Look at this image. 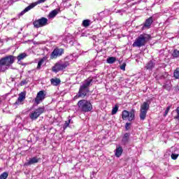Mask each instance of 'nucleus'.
Here are the masks:
<instances>
[{"instance_id": "34", "label": "nucleus", "mask_w": 179, "mask_h": 179, "mask_svg": "<svg viewBox=\"0 0 179 179\" xmlns=\"http://www.w3.org/2000/svg\"><path fill=\"white\" fill-rule=\"evenodd\" d=\"M176 112L177 113V115L175 117V119L178 120L179 121V106L176 109Z\"/></svg>"}, {"instance_id": "40", "label": "nucleus", "mask_w": 179, "mask_h": 179, "mask_svg": "<svg viewBox=\"0 0 179 179\" xmlns=\"http://www.w3.org/2000/svg\"><path fill=\"white\" fill-rule=\"evenodd\" d=\"M178 37H179V31H178Z\"/></svg>"}, {"instance_id": "33", "label": "nucleus", "mask_w": 179, "mask_h": 179, "mask_svg": "<svg viewBox=\"0 0 179 179\" xmlns=\"http://www.w3.org/2000/svg\"><path fill=\"white\" fill-rule=\"evenodd\" d=\"M170 108H171V106H169L166 108V109L164 113V117H166L167 115V114H169V111H170Z\"/></svg>"}, {"instance_id": "19", "label": "nucleus", "mask_w": 179, "mask_h": 179, "mask_svg": "<svg viewBox=\"0 0 179 179\" xmlns=\"http://www.w3.org/2000/svg\"><path fill=\"white\" fill-rule=\"evenodd\" d=\"M26 57H27V54L26 53H21L17 57V59L18 61V63L20 64V62H22V59H24V58H26Z\"/></svg>"}, {"instance_id": "22", "label": "nucleus", "mask_w": 179, "mask_h": 179, "mask_svg": "<svg viewBox=\"0 0 179 179\" xmlns=\"http://www.w3.org/2000/svg\"><path fill=\"white\" fill-rule=\"evenodd\" d=\"M92 23V22L90 20H84L82 22V26H83V27H89Z\"/></svg>"}, {"instance_id": "1", "label": "nucleus", "mask_w": 179, "mask_h": 179, "mask_svg": "<svg viewBox=\"0 0 179 179\" xmlns=\"http://www.w3.org/2000/svg\"><path fill=\"white\" fill-rule=\"evenodd\" d=\"M92 83L93 79L92 78H89L85 80L83 83V85L80 86L78 93L74 96V100H76V99H79L80 97H86V96H87V93L90 91L89 87L92 86Z\"/></svg>"}, {"instance_id": "37", "label": "nucleus", "mask_w": 179, "mask_h": 179, "mask_svg": "<svg viewBox=\"0 0 179 179\" xmlns=\"http://www.w3.org/2000/svg\"><path fill=\"white\" fill-rule=\"evenodd\" d=\"M2 12H3V10H2V8H0V17H1V15H2Z\"/></svg>"}, {"instance_id": "35", "label": "nucleus", "mask_w": 179, "mask_h": 179, "mask_svg": "<svg viewBox=\"0 0 179 179\" xmlns=\"http://www.w3.org/2000/svg\"><path fill=\"white\" fill-rule=\"evenodd\" d=\"M129 127H131V123H126L125 124V129H126V131H128L129 129Z\"/></svg>"}, {"instance_id": "11", "label": "nucleus", "mask_w": 179, "mask_h": 179, "mask_svg": "<svg viewBox=\"0 0 179 179\" xmlns=\"http://www.w3.org/2000/svg\"><path fill=\"white\" fill-rule=\"evenodd\" d=\"M64 54V49L56 48L50 55L51 59H55Z\"/></svg>"}, {"instance_id": "32", "label": "nucleus", "mask_w": 179, "mask_h": 179, "mask_svg": "<svg viewBox=\"0 0 179 179\" xmlns=\"http://www.w3.org/2000/svg\"><path fill=\"white\" fill-rule=\"evenodd\" d=\"M171 157L173 160H177V159L178 158V154L172 153Z\"/></svg>"}, {"instance_id": "15", "label": "nucleus", "mask_w": 179, "mask_h": 179, "mask_svg": "<svg viewBox=\"0 0 179 179\" xmlns=\"http://www.w3.org/2000/svg\"><path fill=\"white\" fill-rule=\"evenodd\" d=\"M38 162H40V158L37 157H34L30 158L29 162L24 164V166H31V164H36V163H38Z\"/></svg>"}, {"instance_id": "17", "label": "nucleus", "mask_w": 179, "mask_h": 179, "mask_svg": "<svg viewBox=\"0 0 179 179\" xmlns=\"http://www.w3.org/2000/svg\"><path fill=\"white\" fill-rule=\"evenodd\" d=\"M129 142V134L125 133L122 137V143L123 145H127Z\"/></svg>"}, {"instance_id": "4", "label": "nucleus", "mask_w": 179, "mask_h": 179, "mask_svg": "<svg viewBox=\"0 0 179 179\" xmlns=\"http://www.w3.org/2000/svg\"><path fill=\"white\" fill-rule=\"evenodd\" d=\"M78 108L83 111V113H89L93 110V105L90 103V101L86 99H82L78 102Z\"/></svg>"}, {"instance_id": "25", "label": "nucleus", "mask_w": 179, "mask_h": 179, "mask_svg": "<svg viewBox=\"0 0 179 179\" xmlns=\"http://www.w3.org/2000/svg\"><path fill=\"white\" fill-rule=\"evenodd\" d=\"M173 77L175 79H179V67L176 68V69L174 71Z\"/></svg>"}, {"instance_id": "2", "label": "nucleus", "mask_w": 179, "mask_h": 179, "mask_svg": "<svg viewBox=\"0 0 179 179\" xmlns=\"http://www.w3.org/2000/svg\"><path fill=\"white\" fill-rule=\"evenodd\" d=\"M16 61V57L13 55H8L0 59V72H5L8 69V66L13 64Z\"/></svg>"}, {"instance_id": "39", "label": "nucleus", "mask_w": 179, "mask_h": 179, "mask_svg": "<svg viewBox=\"0 0 179 179\" xmlns=\"http://www.w3.org/2000/svg\"><path fill=\"white\" fill-rule=\"evenodd\" d=\"M32 72H34V70L29 71V73H31Z\"/></svg>"}, {"instance_id": "13", "label": "nucleus", "mask_w": 179, "mask_h": 179, "mask_svg": "<svg viewBox=\"0 0 179 179\" xmlns=\"http://www.w3.org/2000/svg\"><path fill=\"white\" fill-rule=\"evenodd\" d=\"M152 23H153V17H150L145 20V22L143 24H141L142 30H146V29H150V26H152Z\"/></svg>"}, {"instance_id": "29", "label": "nucleus", "mask_w": 179, "mask_h": 179, "mask_svg": "<svg viewBox=\"0 0 179 179\" xmlns=\"http://www.w3.org/2000/svg\"><path fill=\"white\" fill-rule=\"evenodd\" d=\"M118 111V105H115L114 108L112 109V115H115L117 112Z\"/></svg>"}, {"instance_id": "31", "label": "nucleus", "mask_w": 179, "mask_h": 179, "mask_svg": "<svg viewBox=\"0 0 179 179\" xmlns=\"http://www.w3.org/2000/svg\"><path fill=\"white\" fill-rule=\"evenodd\" d=\"M169 78V73H164L162 75L159 76L160 79H167Z\"/></svg>"}, {"instance_id": "23", "label": "nucleus", "mask_w": 179, "mask_h": 179, "mask_svg": "<svg viewBox=\"0 0 179 179\" xmlns=\"http://www.w3.org/2000/svg\"><path fill=\"white\" fill-rule=\"evenodd\" d=\"M56 15H58V11H57V10H53L49 13L48 17L49 19H52L55 17Z\"/></svg>"}, {"instance_id": "38", "label": "nucleus", "mask_w": 179, "mask_h": 179, "mask_svg": "<svg viewBox=\"0 0 179 179\" xmlns=\"http://www.w3.org/2000/svg\"><path fill=\"white\" fill-rule=\"evenodd\" d=\"M121 12H124V10H120L117 11L118 13H120Z\"/></svg>"}, {"instance_id": "8", "label": "nucleus", "mask_w": 179, "mask_h": 179, "mask_svg": "<svg viewBox=\"0 0 179 179\" xmlns=\"http://www.w3.org/2000/svg\"><path fill=\"white\" fill-rule=\"evenodd\" d=\"M33 24L36 29H38L40 27H44V26H47L48 24V19L42 17L40 19L36 20L34 22Z\"/></svg>"}, {"instance_id": "16", "label": "nucleus", "mask_w": 179, "mask_h": 179, "mask_svg": "<svg viewBox=\"0 0 179 179\" xmlns=\"http://www.w3.org/2000/svg\"><path fill=\"white\" fill-rule=\"evenodd\" d=\"M47 61V57H43L39 60L38 62V65L36 69L40 70L41 69V66H44L45 65V62Z\"/></svg>"}, {"instance_id": "20", "label": "nucleus", "mask_w": 179, "mask_h": 179, "mask_svg": "<svg viewBox=\"0 0 179 179\" xmlns=\"http://www.w3.org/2000/svg\"><path fill=\"white\" fill-rule=\"evenodd\" d=\"M50 83L52 85H53V86H58V85L61 83V80H59V78H52L50 80Z\"/></svg>"}, {"instance_id": "26", "label": "nucleus", "mask_w": 179, "mask_h": 179, "mask_svg": "<svg viewBox=\"0 0 179 179\" xmlns=\"http://www.w3.org/2000/svg\"><path fill=\"white\" fill-rule=\"evenodd\" d=\"M172 57H173V58H178V57H179V51L177 50V49H175L173 50V52H172Z\"/></svg>"}, {"instance_id": "9", "label": "nucleus", "mask_w": 179, "mask_h": 179, "mask_svg": "<svg viewBox=\"0 0 179 179\" xmlns=\"http://www.w3.org/2000/svg\"><path fill=\"white\" fill-rule=\"evenodd\" d=\"M67 66H69V62H59L52 67V71L53 72H59V71H63Z\"/></svg>"}, {"instance_id": "18", "label": "nucleus", "mask_w": 179, "mask_h": 179, "mask_svg": "<svg viewBox=\"0 0 179 179\" xmlns=\"http://www.w3.org/2000/svg\"><path fill=\"white\" fill-rule=\"evenodd\" d=\"M155 62L153 61H150L145 66L146 69L148 71H152L155 68Z\"/></svg>"}, {"instance_id": "7", "label": "nucleus", "mask_w": 179, "mask_h": 179, "mask_svg": "<svg viewBox=\"0 0 179 179\" xmlns=\"http://www.w3.org/2000/svg\"><path fill=\"white\" fill-rule=\"evenodd\" d=\"M122 120H128V121H134L135 120V110L132 109L131 112L128 110H123L122 112Z\"/></svg>"}, {"instance_id": "10", "label": "nucleus", "mask_w": 179, "mask_h": 179, "mask_svg": "<svg viewBox=\"0 0 179 179\" xmlns=\"http://www.w3.org/2000/svg\"><path fill=\"white\" fill-rule=\"evenodd\" d=\"M45 1L47 0H38L37 3H31L29 6H28L27 7H26L19 15L18 16H23V15H24V13H27V12H29V10H31V9H33V8H34L35 6H37L38 3H44Z\"/></svg>"}, {"instance_id": "24", "label": "nucleus", "mask_w": 179, "mask_h": 179, "mask_svg": "<svg viewBox=\"0 0 179 179\" xmlns=\"http://www.w3.org/2000/svg\"><path fill=\"white\" fill-rule=\"evenodd\" d=\"M116 61H117V58H115L114 57H108L106 59L107 64H114V62H115Z\"/></svg>"}, {"instance_id": "12", "label": "nucleus", "mask_w": 179, "mask_h": 179, "mask_svg": "<svg viewBox=\"0 0 179 179\" xmlns=\"http://www.w3.org/2000/svg\"><path fill=\"white\" fill-rule=\"evenodd\" d=\"M45 99V94H44V91H40L37 93L36 97L35 98L36 104H40L42 101Z\"/></svg>"}, {"instance_id": "27", "label": "nucleus", "mask_w": 179, "mask_h": 179, "mask_svg": "<svg viewBox=\"0 0 179 179\" xmlns=\"http://www.w3.org/2000/svg\"><path fill=\"white\" fill-rule=\"evenodd\" d=\"M173 85H171V83H169L164 85V88L166 90H171V87Z\"/></svg>"}, {"instance_id": "30", "label": "nucleus", "mask_w": 179, "mask_h": 179, "mask_svg": "<svg viewBox=\"0 0 179 179\" xmlns=\"http://www.w3.org/2000/svg\"><path fill=\"white\" fill-rule=\"evenodd\" d=\"M71 120L69 118L68 121H66L64 124V129H66V128H68L69 127V124H71Z\"/></svg>"}, {"instance_id": "6", "label": "nucleus", "mask_w": 179, "mask_h": 179, "mask_svg": "<svg viewBox=\"0 0 179 179\" xmlns=\"http://www.w3.org/2000/svg\"><path fill=\"white\" fill-rule=\"evenodd\" d=\"M43 113H45V108L44 106L38 108L29 114V118L32 120H37Z\"/></svg>"}, {"instance_id": "21", "label": "nucleus", "mask_w": 179, "mask_h": 179, "mask_svg": "<svg viewBox=\"0 0 179 179\" xmlns=\"http://www.w3.org/2000/svg\"><path fill=\"white\" fill-rule=\"evenodd\" d=\"M122 147H118L116 148L115 150V156L116 157H120V156H121V155H122Z\"/></svg>"}, {"instance_id": "3", "label": "nucleus", "mask_w": 179, "mask_h": 179, "mask_svg": "<svg viewBox=\"0 0 179 179\" xmlns=\"http://www.w3.org/2000/svg\"><path fill=\"white\" fill-rule=\"evenodd\" d=\"M149 40H150V35L148 34H142L136 38L132 45L133 47H138V48H141V47L146 45V43Z\"/></svg>"}, {"instance_id": "28", "label": "nucleus", "mask_w": 179, "mask_h": 179, "mask_svg": "<svg viewBox=\"0 0 179 179\" xmlns=\"http://www.w3.org/2000/svg\"><path fill=\"white\" fill-rule=\"evenodd\" d=\"M9 173L8 172H3L2 174L0 175V179H6L8 178Z\"/></svg>"}, {"instance_id": "36", "label": "nucleus", "mask_w": 179, "mask_h": 179, "mask_svg": "<svg viewBox=\"0 0 179 179\" xmlns=\"http://www.w3.org/2000/svg\"><path fill=\"white\" fill-rule=\"evenodd\" d=\"M125 66H127V64L124 63L120 66V69H122V71H125Z\"/></svg>"}, {"instance_id": "14", "label": "nucleus", "mask_w": 179, "mask_h": 179, "mask_svg": "<svg viewBox=\"0 0 179 179\" xmlns=\"http://www.w3.org/2000/svg\"><path fill=\"white\" fill-rule=\"evenodd\" d=\"M24 99H26V94L24 92H21L18 95V99L14 103L15 106H20V104H22V102L23 101V100H24Z\"/></svg>"}, {"instance_id": "5", "label": "nucleus", "mask_w": 179, "mask_h": 179, "mask_svg": "<svg viewBox=\"0 0 179 179\" xmlns=\"http://www.w3.org/2000/svg\"><path fill=\"white\" fill-rule=\"evenodd\" d=\"M149 108H150V103L148 101L143 102L141 105L139 117L141 121H144L146 119V115L148 111H149Z\"/></svg>"}]
</instances>
